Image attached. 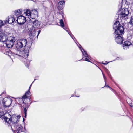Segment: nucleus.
Listing matches in <instances>:
<instances>
[{
    "label": "nucleus",
    "mask_w": 133,
    "mask_h": 133,
    "mask_svg": "<svg viewBox=\"0 0 133 133\" xmlns=\"http://www.w3.org/2000/svg\"><path fill=\"white\" fill-rule=\"evenodd\" d=\"M123 33L120 34V32H118L117 33H114L115 39V41L118 44H122L123 43L122 38L121 35Z\"/></svg>",
    "instance_id": "nucleus-6"
},
{
    "label": "nucleus",
    "mask_w": 133,
    "mask_h": 133,
    "mask_svg": "<svg viewBox=\"0 0 133 133\" xmlns=\"http://www.w3.org/2000/svg\"><path fill=\"white\" fill-rule=\"evenodd\" d=\"M25 114V118H26V116H27V113H24Z\"/></svg>",
    "instance_id": "nucleus-32"
},
{
    "label": "nucleus",
    "mask_w": 133,
    "mask_h": 133,
    "mask_svg": "<svg viewBox=\"0 0 133 133\" xmlns=\"http://www.w3.org/2000/svg\"><path fill=\"white\" fill-rule=\"evenodd\" d=\"M27 108H28V106H27Z\"/></svg>",
    "instance_id": "nucleus-43"
},
{
    "label": "nucleus",
    "mask_w": 133,
    "mask_h": 133,
    "mask_svg": "<svg viewBox=\"0 0 133 133\" xmlns=\"http://www.w3.org/2000/svg\"><path fill=\"white\" fill-rule=\"evenodd\" d=\"M131 45V42L128 41H126L124 42V43L123 45V46L124 47H127L128 48Z\"/></svg>",
    "instance_id": "nucleus-17"
},
{
    "label": "nucleus",
    "mask_w": 133,
    "mask_h": 133,
    "mask_svg": "<svg viewBox=\"0 0 133 133\" xmlns=\"http://www.w3.org/2000/svg\"><path fill=\"white\" fill-rule=\"evenodd\" d=\"M22 9H19L18 10H16L15 12V15L16 16H18L19 15L21 14L22 13Z\"/></svg>",
    "instance_id": "nucleus-18"
},
{
    "label": "nucleus",
    "mask_w": 133,
    "mask_h": 133,
    "mask_svg": "<svg viewBox=\"0 0 133 133\" xmlns=\"http://www.w3.org/2000/svg\"><path fill=\"white\" fill-rule=\"evenodd\" d=\"M25 104V105H28L27 104Z\"/></svg>",
    "instance_id": "nucleus-38"
},
{
    "label": "nucleus",
    "mask_w": 133,
    "mask_h": 133,
    "mask_svg": "<svg viewBox=\"0 0 133 133\" xmlns=\"http://www.w3.org/2000/svg\"><path fill=\"white\" fill-rule=\"evenodd\" d=\"M109 62H107V61H106V62H106V63H102L103 64H104V65H106L107 64H108V63Z\"/></svg>",
    "instance_id": "nucleus-30"
},
{
    "label": "nucleus",
    "mask_w": 133,
    "mask_h": 133,
    "mask_svg": "<svg viewBox=\"0 0 133 133\" xmlns=\"http://www.w3.org/2000/svg\"><path fill=\"white\" fill-rule=\"evenodd\" d=\"M12 99L8 97H5L3 99L2 103L5 107H9L12 103Z\"/></svg>",
    "instance_id": "nucleus-9"
},
{
    "label": "nucleus",
    "mask_w": 133,
    "mask_h": 133,
    "mask_svg": "<svg viewBox=\"0 0 133 133\" xmlns=\"http://www.w3.org/2000/svg\"><path fill=\"white\" fill-rule=\"evenodd\" d=\"M28 99H29V101L30 100V98L29 97L28 98Z\"/></svg>",
    "instance_id": "nucleus-37"
},
{
    "label": "nucleus",
    "mask_w": 133,
    "mask_h": 133,
    "mask_svg": "<svg viewBox=\"0 0 133 133\" xmlns=\"http://www.w3.org/2000/svg\"><path fill=\"white\" fill-rule=\"evenodd\" d=\"M27 96L25 94V95H23L22 97V99H21V100L22 101V102H23L24 103H25L24 102V100L23 99H26L27 97Z\"/></svg>",
    "instance_id": "nucleus-21"
},
{
    "label": "nucleus",
    "mask_w": 133,
    "mask_h": 133,
    "mask_svg": "<svg viewBox=\"0 0 133 133\" xmlns=\"http://www.w3.org/2000/svg\"><path fill=\"white\" fill-rule=\"evenodd\" d=\"M69 35H70V37L72 38L73 40H74V38H73L74 36H73V35L71 33V34H70Z\"/></svg>",
    "instance_id": "nucleus-28"
},
{
    "label": "nucleus",
    "mask_w": 133,
    "mask_h": 133,
    "mask_svg": "<svg viewBox=\"0 0 133 133\" xmlns=\"http://www.w3.org/2000/svg\"><path fill=\"white\" fill-rule=\"evenodd\" d=\"M113 28L114 30V33H117L120 32V34L123 33L124 28L123 26L120 25L119 21H116L113 25Z\"/></svg>",
    "instance_id": "nucleus-4"
},
{
    "label": "nucleus",
    "mask_w": 133,
    "mask_h": 133,
    "mask_svg": "<svg viewBox=\"0 0 133 133\" xmlns=\"http://www.w3.org/2000/svg\"><path fill=\"white\" fill-rule=\"evenodd\" d=\"M1 95H0V96H1Z\"/></svg>",
    "instance_id": "nucleus-45"
},
{
    "label": "nucleus",
    "mask_w": 133,
    "mask_h": 133,
    "mask_svg": "<svg viewBox=\"0 0 133 133\" xmlns=\"http://www.w3.org/2000/svg\"><path fill=\"white\" fill-rule=\"evenodd\" d=\"M5 93V92H2V93L1 95H2V94H4Z\"/></svg>",
    "instance_id": "nucleus-36"
},
{
    "label": "nucleus",
    "mask_w": 133,
    "mask_h": 133,
    "mask_svg": "<svg viewBox=\"0 0 133 133\" xmlns=\"http://www.w3.org/2000/svg\"><path fill=\"white\" fill-rule=\"evenodd\" d=\"M26 16L30 17L31 18L33 19L34 17H32L31 16V11H30V10L27 9L26 12Z\"/></svg>",
    "instance_id": "nucleus-19"
},
{
    "label": "nucleus",
    "mask_w": 133,
    "mask_h": 133,
    "mask_svg": "<svg viewBox=\"0 0 133 133\" xmlns=\"http://www.w3.org/2000/svg\"><path fill=\"white\" fill-rule=\"evenodd\" d=\"M30 63V61H28L27 62V65H26V66L27 67L29 66V64Z\"/></svg>",
    "instance_id": "nucleus-27"
},
{
    "label": "nucleus",
    "mask_w": 133,
    "mask_h": 133,
    "mask_svg": "<svg viewBox=\"0 0 133 133\" xmlns=\"http://www.w3.org/2000/svg\"><path fill=\"white\" fill-rule=\"evenodd\" d=\"M80 48L83 55V58L82 59L83 61H86L90 62V61L89 60V59H90V57L88 55L86 51L82 48L80 47Z\"/></svg>",
    "instance_id": "nucleus-8"
},
{
    "label": "nucleus",
    "mask_w": 133,
    "mask_h": 133,
    "mask_svg": "<svg viewBox=\"0 0 133 133\" xmlns=\"http://www.w3.org/2000/svg\"><path fill=\"white\" fill-rule=\"evenodd\" d=\"M114 83H115V84H116L114 82Z\"/></svg>",
    "instance_id": "nucleus-42"
},
{
    "label": "nucleus",
    "mask_w": 133,
    "mask_h": 133,
    "mask_svg": "<svg viewBox=\"0 0 133 133\" xmlns=\"http://www.w3.org/2000/svg\"><path fill=\"white\" fill-rule=\"evenodd\" d=\"M129 23L130 24L133 26V17H132V18L130 20Z\"/></svg>",
    "instance_id": "nucleus-23"
},
{
    "label": "nucleus",
    "mask_w": 133,
    "mask_h": 133,
    "mask_svg": "<svg viewBox=\"0 0 133 133\" xmlns=\"http://www.w3.org/2000/svg\"><path fill=\"white\" fill-rule=\"evenodd\" d=\"M130 106H131V107H132V104L131 103H130Z\"/></svg>",
    "instance_id": "nucleus-35"
},
{
    "label": "nucleus",
    "mask_w": 133,
    "mask_h": 133,
    "mask_svg": "<svg viewBox=\"0 0 133 133\" xmlns=\"http://www.w3.org/2000/svg\"><path fill=\"white\" fill-rule=\"evenodd\" d=\"M104 87L109 88H110L112 90H113V89H112V88H111L108 85H106V83H105V86Z\"/></svg>",
    "instance_id": "nucleus-26"
},
{
    "label": "nucleus",
    "mask_w": 133,
    "mask_h": 133,
    "mask_svg": "<svg viewBox=\"0 0 133 133\" xmlns=\"http://www.w3.org/2000/svg\"><path fill=\"white\" fill-rule=\"evenodd\" d=\"M32 84H31L29 86V90L31 88V86Z\"/></svg>",
    "instance_id": "nucleus-33"
},
{
    "label": "nucleus",
    "mask_w": 133,
    "mask_h": 133,
    "mask_svg": "<svg viewBox=\"0 0 133 133\" xmlns=\"http://www.w3.org/2000/svg\"><path fill=\"white\" fill-rule=\"evenodd\" d=\"M76 96L77 97H79V96Z\"/></svg>",
    "instance_id": "nucleus-40"
},
{
    "label": "nucleus",
    "mask_w": 133,
    "mask_h": 133,
    "mask_svg": "<svg viewBox=\"0 0 133 133\" xmlns=\"http://www.w3.org/2000/svg\"><path fill=\"white\" fill-rule=\"evenodd\" d=\"M102 73L103 74V78H104V79L105 80V83H106V77L105 75L103 73V72L102 71Z\"/></svg>",
    "instance_id": "nucleus-24"
},
{
    "label": "nucleus",
    "mask_w": 133,
    "mask_h": 133,
    "mask_svg": "<svg viewBox=\"0 0 133 133\" xmlns=\"http://www.w3.org/2000/svg\"><path fill=\"white\" fill-rule=\"evenodd\" d=\"M15 40V38L12 36H11L9 38H8L7 37L6 40L3 41V43L7 47L10 48L13 46Z\"/></svg>",
    "instance_id": "nucleus-5"
},
{
    "label": "nucleus",
    "mask_w": 133,
    "mask_h": 133,
    "mask_svg": "<svg viewBox=\"0 0 133 133\" xmlns=\"http://www.w3.org/2000/svg\"><path fill=\"white\" fill-rule=\"evenodd\" d=\"M111 79L112 80V81L114 82V81H113V80L111 78Z\"/></svg>",
    "instance_id": "nucleus-41"
},
{
    "label": "nucleus",
    "mask_w": 133,
    "mask_h": 133,
    "mask_svg": "<svg viewBox=\"0 0 133 133\" xmlns=\"http://www.w3.org/2000/svg\"><path fill=\"white\" fill-rule=\"evenodd\" d=\"M66 30L67 31V32H68V33L69 35L71 33V32L70 31H69L67 30Z\"/></svg>",
    "instance_id": "nucleus-29"
},
{
    "label": "nucleus",
    "mask_w": 133,
    "mask_h": 133,
    "mask_svg": "<svg viewBox=\"0 0 133 133\" xmlns=\"http://www.w3.org/2000/svg\"><path fill=\"white\" fill-rule=\"evenodd\" d=\"M62 17L63 16V15H62Z\"/></svg>",
    "instance_id": "nucleus-44"
},
{
    "label": "nucleus",
    "mask_w": 133,
    "mask_h": 133,
    "mask_svg": "<svg viewBox=\"0 0 133 133\" xmlns=\"http://www.w3.org/2000/svg\"><path fill=\"white\" fill-rule=\"evenodd\" d=\"M21 117V116L19 115H18L16 116L15 115H13L12 116L11 115V117H9L8 121H6L7 123L9 124L12 123V125L11 126V128L12 129V127L18 124V123L19 121V119Z\"/></svg>",
    "instance_id": "nucleus-3"
},
{
    "label": "nucleus",
    "mask_w": 133,
    "mask_h": 133,
    "mask_svg": "<svg viewBox=\"0 0 133 133\" xmlns=\"http://www.w3.org/2000/svg\"><path fill=\"white\" fill-rule=\"evenodd\" d=\"M17 18L16 21L19 25L23 24L26 21V18L23 16H19Z\"/></svg>",
    "instance_id": "nucleus-11"
},
{
    "label": "nucleus",
    "mask_w": 133,
    "mask_h": 133,
    "mask_svg": "<svg viewBox=\"0 0 133 133\" xmlns=\"http://www.w3.org/2000/svg\"><path fill=\"white\" fill-rule=\"evenodd\" d=\"M27 109L26 107H25L24 108V113H27Z\"/></svg>",
    "instance_id": "nucleus-25"
},
{
    "label": "nucleus",
    "mask_w": 133,
    "mask_h": 133,
    "mask_svg": "<svg viewBox=\"0 0 133 133\" xmlns=\"http://www.w3.org/2000/svg\"><path fill=\"white\" fill-rule=\"evenodd\" d=\"M65 2L64 1H59L58 4L59 6V8H60L61 9H63V6L65 5Z\"/></svg>",
    "instance_id": "nucleus-15"
},
{
    "label": "nucleus",
    "mask_w": 133,
    "mask_h": 133,
    "mask_svg": "<svg viewBox=\"0 0 133 133\" xmlns=\"http://www.w3.org/2000/svg\"><path fill=\"white\" fill-rule=\"evenodd\" d=\"M36 79H35L34 80V81H35V80H36Z\"/></svg>",
    "instance_id": "nucleus-39"
},
{
    "label": "nucleus",
    "mask_w": 133,
    "mask_h": 133,
    "mask_svg": "<svg viewBox=\"0 0 133 133\" xmlns=\"http://www.w3.org/2000/svg\"><path fill=\"white\" fill-rule=\"evenodd\" d=\"M40 23L38 21L35 20L33 22V25L32 29L29 30V33L31 38H38L41 30L39 27Z\"/></svg>",
    "instance_id": "nucleus-2"
},
{
    "label": "nucleus",
    "mask_w": 133,
    "mask_h": 133,
    "mask_svg": "<svg viewBox=\"0 0 133 133\" xmlns=\"http://www.w3.org/2000/svg\"><path fill=\"white\" fill-rule=\"evenodd\" d=\"M7 36H6L4 33H0V41L3 42L6 39Z\"/></svg>",
    "instance_id": "nucleus-13"
},
{
    "label": "nucleus",
    "mask_w": 133,
    "mask_h": 133,
    "mask_svg": "<svg viewBox=\"0 0 133 133\" xmlns=\"http://www.w3.org/2000/svg\"><path fill=\"white\" fill-rule=\"evenodd\" d=\"M62 27L65 30H67V28H66L65 26H64L63 27Z\"/></svg>",
    "instance_id": "nucleus-31"
},
{
    "label": "nucleus",
    "mask_w": 133,
    "mask_h": 133,
    "mask_svg": "<svg viewBox=\"0 0 133 133\" xmlns=\"http://www.w3.org/2000/svg\"><path fill=\"white\" fill-rule=\"evenodd\" d=\"M60 25L61 27H63L64 26L63 21L62 19H61L60 22Z\"/></svg>",
    "instance_id": "nucleus-20"
},
{
    "label": "nucleus",
    "mask_w": 133,
    "mask_h": 133,
    "mask_svg": "<svg viewBox=\"0 0 133 133\" xmlns=\"http://www.w3.org/2000/svg\"><path fill=\"white\" fill-rule=\"evenodd\" d=\"M25 94L28 97H29L31 95V93L29 90H28L27 92L25 93Z\"/></svg>",
    "instance_id": "nucleus-22"
},
{
    "label": "nucleus",
    "mask_w": 133,
    "mask_h": 133,
    "mask_svg": "<svg viewBox=\"0 0 133 133\" xmlns=\"http://www.w3.org/2000/svg\"><path fill=\"white\" fill-rule=\"evenodd\" d=\"M38 15L37 11L36 10H32L31 11V16L34 17L33 18L37 16Z\"/></svg>",
    "instance_id": "nucleus-14"
},
{
    "label": "nucleus",
    "mask_w": 133,
    "mask_h": 133,
    "mask_svg": "<svg viewBox=\"0 0 133 133\" xmlns=\"http://www.w3.org/2000/svg\"><path fill=\"white\" fill-rule=\"evenodd\" d=\"M15 19L13 16H11L8 18V22L9 24H11L15 21Z\"/></svg>",
    "instance_id": "nucleus-16"
},
{
    "label": "nucleus",
    "mask_w": 133,
    "mask_h": 133,
    "mask_svg": "<svg viewBox=\"0 0 133 133\" xmlns=\"http://www.w3.org/2000/svg\"><path fill=\"white\" fill-rule=\"evenodd\" d=\"M10 117L11 115L8 113L4 114L3 112H0V118H1L3 120L4 119L5 121Z\"/></svg>",
    "instance_id": "nucleus-12"
},
{
    "label": "nucleus",
    "mask_w": 133,
    "mask_h": 133,
    "mask_svg": "<svg viewBox=\"0 0 133 133\" xmlns=\"http://www.w3.org/2000/svg\"><path fill=\"white\" fill-rule=\"evenodd\" d=\"M13 127L14 130L13 129L12 130L14 133H20L22 131L23 127L20 124H18L14 126Z\"/></svg>",
    "instance_id": "nucleus-10"
},
{
    "label": "nucleus",
    "mask_w": 133,
    "mask_h": 133,
    "mask_svg": "<svg viewBox=\"0 0 133 133\" xmlns=\"http://www.w3.org/2000/svg\"><path fill=\"white\" fill-rule=\"evenodd\" d=\"M120 59V58H119V57H117V58L116 59L117 60H119V59Z\"/></svg>",
    "instance_id": "nucleus-34"
},
{
    "label": "nucleus",
    "mask_w": 133,
    "mask_h": 133,
    "mask_svg": "<svg viewBox=\"0 0 133 133\" xmlns=\"http://www.w3.org/2000/svg\"><path fill=\"white\" fill-rule=\"evenodd\" d=\"M117 13L118 15V17L120 16L121 18H123L127 16L129 13V11L127 9L123 8L122 11L121 10H119Z\"/></svg>",
    "instance_id": "nucleus-7"
},
{
    "label": "nucleus",
    "mask_w": 133,
    "mask_h": 133,
    "mask_svg": "<svg viewBox=\"0 0 133 133\" xmlns=\"http://www.w3.org/2000/svg\"><path fill=\"white\" fill-rule=\"evenodd\" d=\"M34 39L29 38L28 41L25 39L19 40L17 42L16 46L17 48L16 53L15 54L23 57L26 58L29 55V52L30 50V48L33 41Z\"/></svg>",
    "instance_id": "nucleus-1"
}]
</instances>
